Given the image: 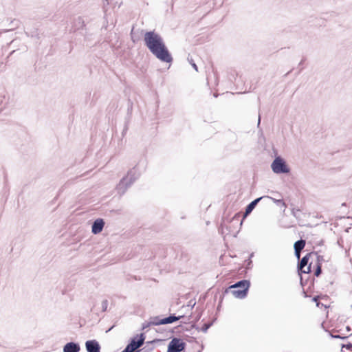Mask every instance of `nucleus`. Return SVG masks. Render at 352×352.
Masks as SVG:
<instances>
[{
  "instance_id": "nucleus-1",
  "label": "nucleus",
  "mask_w": 352,
  "mask_h": 352,
  "mask_svg": "<svg viewBox=\"0 0 352 352\" xmlns=\"http://www.w3.org/2000/svg\"><path fill=\"white\" fill-rule=\"evenodd\" d=\"M144 42L149 52L158 60L171 63L173 58L163 38L155 30L146 31L144 34Z\"/></svg>"
},
{
  "instance_id": "nucleus-2",
  "label": "nucleus",
  "mask_w": 352,
  "mask_h": 352,
  "mask_svg": "<svg viewBox=\"0 0 352 352\" xmlns=\"http://www.w3.org/2000/svg\"><path fill=\"white\" fill-rule=\"evenodd\" d=\"M250 285L251 283L249 280L243 279L239 280L226 288L223 292V295L230 292L235 298L243 299L248 296Z\"/></svg>"
},
{
  "instance_id": "nucleus-3",
  "label": "nucleus",
  "mask_w": 352,
  "mask_h": 352,
  "mask_svg": "<svg viewBox=\"0 0 352 352\" xmlns=\"http://www.w3.org/2000/svg\"><path fill=\"white\" fill-rule=\"evenodd\" d=\"M136 167L137 165L129 169L117 184L116 189L120 195L124 194L128 188L140 177L141 173L136 170Z\"/></svg>"
},
{
  "instance_id": "nucleus-4",
  "label": "nucleus",
  "mask_w": 352,
  "mask_h": 352,
  "mask_svg": "<svg viewBox=\"0 0 352 352\" xmlns=\"http://www.w3.org/2000/svg\"><path fill=\"white\" fill-rule=\"evenodd\" d=\"M271 168L275 174H289L291 168L286 160L280 155H276L271 164Z\"/></svg>"
},
{
  "instance_id": "nucleus-5",
  "label": "nucleus",
  "mask_w": 352,
  "mask_h": 352,
  "mask_svg": "<svg viewBox=\"0 0 352 352\" xmlns=\"http://www.w3.org/2000/svg\"><path fill=\"white\" fill-rule=\"evenodd\" d=\"M146 335L144 333H140L131 338L127 345L133 351H139V349L145 343Z\"/></svg>"
},
{
  "instance_id": "nucleus-6",
  "label": "nucleus",
  "mask_w": 352,
  "mask_h": 352,
  "mask_svg": "<svg viewBox=\"0 0 352 352\" xmlns=\"http://www.w3.org/2000/svg\"><path fill=\"white\" fill-rule=\"evenodd\" d=\"M270 196H267V195H265V196H262V197H258V198H256L255 199H254L253 201H252L250 204H248L245 208V212H244V214H243V216L242 217V219H241L240 221V223H239V227L240 228H241L242 225H243V223L244 221V220L245 219V218L250 215L251 214V212L254 210V209L256 207V206L258 205V204L259 203L260 201H261L262 199H270Z\"/></svg>"
},
{
  "instance_id": "nucleus-7",
  "label": "nucleus",
  "mask_w": 352,
  "mask_h": 352,
  "mask_svg": "<svg viewBox=\"0 0 352 352\" xmlns=\"http://www.w3.org/2000/svg\"><path fill=\"white\" fill-rule=\"evenodd\" d=\"M312 254H317V252L312 251L306 254L302 258H300L298 261L297 263V272L299 276H301L302 272H304V268L308 265L309 263V259Z\"/></svg>"
},
{
  "instance_id": "nucleus-8",
  "label": "nucleus",
  "mask_w": 352,
  "mask_h": 352,
  "mask_svg": "<svg viewBox=\"0 0 352 352\" xmlns=\"http://www.w3.org/2000/svg\"><path fill=\"white\" fill-rule=\"evenodd\" d=\"M86 30V24L82 16H78L75 18L72 23L70 32H76L79 30Z\"/></svg>"
},
{
  "instance_id": "nucleus-9",
  "label": "nucleus",
  "mask_w": 352,
  "mask_h": 352,
  "mask_svg": "<svg viewBox=\"0 0 352 352\" xmlns=\"http://www.w3.org/2000/svg\"><path fill=\"white\" fill-rule=\"evenodd\" d=\"M105 225V221L102 218L95 219L91 224V232L94 234H100Z\"/></svg>"
},
{
  "instance_id": "nucleus-10",
  "label": "nucleus",
  "mask_w": 352,
  "mask_h": 352,
  "mask_svg": "<svg viewBox=\"0 0 352 352\" xmlns=\"http://www.w3.org/2000/svg\"><path fill=\"white\" fill-rule=\"evenodd\" d=\"M87 352H100L101 346L96 340H88L85 342Z\"/></svg>"
},
{
  "instance_id": "nucleus-11",
  "label": "nucleus",
  "mask_w": 352,
  "mask_h": 352,
  "mask_svg": "<svg viewBox=\"0 0 352 352\" xmlns=\"http://www.w3.org/2000/svg\"><path fill=\"white\" fill-rule=\"evenodd\" d=\"M80 351V346L76 342H69L63 346V352H79Z\"/></svg>"
},
{
  "instance_id": "nucleus-12",
  "label": "nucleus",
  "mask_w": 352,
  "mask_h": 352,
  "mask_svg": "<svg viewBox=\"0 0 352 352\" xmlns=\"http://www.w3.org/2000/svg\"><path fill=\"white\" fill-rule=\"evenodd\" d=\"M166 352H181L177 337H172L168 344Z\"/></svg>"
},
{
  "instance_id": "nucleus-13",
  "label": "nucleus",
  "mask_w": 352,
  "mask_h": 352,
  "mask_svg": "<svg viewBox=\"0 0 352 352\" xmlns=\"http://www.w3.org/2000/svg\"><path fill=\"white\" fill-rule=\"evenodd\" d=\"M215 319H214L212 321H210V322H206L204 323L201 327H198L196 324L195 323H192L191 325H190V328L191 329H195L196 330H197L198 331H202L204 333H206L208 330V329L212 327L214 324V322Z\"/></svg>"
},
{
  "instance_id": "nucleus-14",
  "label": "nucleus",
  "mask_w": 352,
  "mask_h": 352,
  "mask_svg": "<svg viewBox=\"0 0 352 352\" xmlns=\"http://www.w3.org/2000/svg\"><path fill=\"white\" fill-rule=\"evenodd\" d=\"M163 340L155 338L153 340L146 342V345L140 349V352H151L154 349L153 344L162 342Z\"/></svg>"
},
{
  "instance_id": "nucleus-15",
  "label": "nucleus",
  "mask_w": 352,
  "mask_h": 352,
  "mask_svg": "<svg viewBox=\"0 0 352 352\" xmlns=\"http://www.w3.org/2000/svg\"><path fill=\"white\" fill-rule=\"evenodd\" d=\"M240 217H241L240 213L239 212H236V214H234V215L230 220L227 217L226 218V217H223L222 221L223 223L227 221V222L234 225V224H236V223H237L239 222Z\"/></svg>"
},
{
  "instance_id": "nucleus-16",
  "label": "nucleus",
  "mask_w": 352,
  "mask_h": 352,
  "mask_svg": "<svg viewBox=\"0 0 352 352\" xmlns=\"http://www.w3.org/2000/svg\"><path fill=\"white\" fill-rule=\"evenodd\" d=\"M163 324H172L176 322V314H170L168 316L162 318Z\"/></svg>"
},
{
  "instance_id": "nucleus-17",
  "label": "nucleus",
  "mask_w": 352,
  "mask_h": 352,
  "mask_svg": "<svg viewBox=\"0 0 352 352\" xmlns=\"http://www.w3.org/2000/svg\"><path fill=\"white\" fill-rule=\"evenodd\" d=\"M306 245V241L300 239L296 241L294 244V250L302 251Z\"/></svg>"
},
{
  "instance_id": "nucleus-18",
  "label": "nucleus",
  "mask_w": 352,
  "mask_h": 352,
  "mask_svg": "<svg viewBox=\"0 0 352 352\" xmlns=\"http://www.w3.org/2000/svg\"><path fill=\"white\" fill-rule=\"evenodd\" d=\"M150 322H151V326H159V325L163 324L162 318H161L160 316H155V317H151Z\"/></svg>"
},
{
  "instance_id": "nucleus-19",
  "label": "nucleus",
  "mask_w": 352,
  "mask_h": 352,
  "mask_svg": "<svg viewBox=\"0 0 352 352\" xmlns=\"http://www.w3.org/2000/svg\"><path fill=\"white\" fill-rule=\"evenodd\" d=\"M308 279L309 278L304 280L302 278V274H301V276H300V284L301 287H302V293L304 294L305 298L308 297V296L307 295V294L304 289L305 286L307 284Z\"/></svg>"
},
{
  "instance_id": "nucleus-20",
  "label": "nucleus",
  "mask_w": 352,
  "mask_h": 352,
  "mask_svg": "<svg viewBox=\"0 0 352 352\" xmlns=\"http://www.w3.org/2000/svg\"><path fill=\"white\" fill-rule=\"evenodd\" d=\"M25 34L28 36H31L32 38L35 37V38H39V36H38L39 33H38L37 29L32 30L30 32H25Z\"/></svg>"
},
{
  "instance_id": "nucleus-21",
  "label": "nucleus",
  "mask_w": 352,
  "mask_h": 352,
  "mask_svg": "<svg viewBox=\"0 0 352 352\" xmlns=\"http://www.w3.org/2000/svg\"><path fill=\"white\" fill-rule=\"evenodd\" d=\"M177 340L179 345V349L181 352H185L186 343L183 340V339L180 338H177Z\"/></svg>"
},
{
  "instance_id": "nucleus-22",
  "label": "nucleus",
  "mask_w": 352,
  "mask_h": 352,
  "mask_svg": "<svg viewBox=\"0 0 352 352\" xmlns=\"http://www.w3.org/2000/svg\"><path fill=\"white\" fill-rule=\"evenodd\" d=\"M329 336L333 339L346 340L349 337V336H341L340 334H333L331 332H329Z\"/></svg>"
},
{
  "instance_id": "nucleus-23",
  "label": "nucleus",
  "mask_w": 352,
  "mask_h": 352,
  "mask_svg": "<svg viewBox=\"0 0 352 352\" xmlns=\"http://www.w3.org/2000/svg\"><path fill=\"white\" fill-rule=\"evenodd\" d=\"M269 199H271L274 204H276L278 206H283L286 207L285 203L283 199H276L275 198L270 197Z\"/></svg>"
},
{
  "instance_id": "nucleus-24",
  "label": "nucleus",
  "mask_w": 352,
  "mask_h": 352,
  "mask_svg": "<svg viewBox=\"0 0 352 352\" xmlns=\"http://www.w3.org/2000/svg\"><path fill=\"white\" fill-rule=\"evenodd\" d=\"M133 111V102L132 101L129 99L127 102V114H132Z\"/></svg>"
},
{
  "instance_id": "nucleus-25",
  "label": "nucleus",
  "mask_w": 352,
  "mask_h": 352,
  "mask_svg": "<svg viewBox=\"0 0 352 352\" xmlns=\"http://www.w3.org/2000/svg\"><path fill=\"white\" fill-rule=\"evenodd\" d=\"M109 302L107 299H104L102 302V311L105 312L107 310Z\"/></svg>"
},
{
  "instance_id": "nucleus-26",
  "label": "nucleus",
  "mask_w": 352,
  "mask_h": 352,
  "mask_svg": "<svg viewBox=\"0 0 352 352\" xmlns=\"http://www.w3.org/2000/svg\"><path fill=\"white\" fill-rule=\"evenodd\" d=\"M311 265H312V262H309L308 263V265L306 266L307 268L306 269L304 268V272H302V274H310V273H311V272H312Z\"/></svg>"
},
{
  "instance_id": "nucleus-27",
  "label": "nucleus",
  "mask_w": 352,
  "mask_h": 352,
  "mask_svg": "<svg viewBox=\"0 0 352 352\" xmlns=\"http://www.w3.org/2000/svg\"><path fill=\"white\" fill-rule=\"evenodd\" d=\"M306 60V58L305 57H303L302 58V60H300V62L298 64V67H300L299 70L298 71V72L296 74V75H298L301 73V72L303 70V67H301V66L302 65V64L305 63V61Z\"/></svg>"
},
{
  "instance_id": "nucleus-28",
  "label": "nucleus",
  "mask_w": 352,
  "mask_h": 352,
  "mask_svg": "<svg viewBox=\"0 0 352 352\" xmlns=\"http://www.w3.org/2000/svg\"><path fill=\"white\" fill-rule=\"evenodd\" d=\"M316 256V262L320 263L322 264V262L324 261V256L322 255L318 254V252H317V254H315Z\"/></svg>"
},
{
  "instance_id": "nucleus-29",
  "label": "nucleus",
  "mask_w": 352,
  "mask_h": 352,
  "mask_svg": "<svg viewBox=\"0 0 352 352\" xmlns=\"http://www.w3.org/2000/svg\"><path fill=\"white\" fill-rule=\"evenodd\" d=\"M313 272H314V276L319 277L322 273V269H314Z\"/></svg>"
},
{
  "instance_id": "nucleus-30",
  "label": "nucleus",
  "mask_w": 352,
  "mask_h": 352,
  "mask_svg": "<svg viewBox=\"0 0 352 352\" xmlns=\"http://www.w3.org/2000/svg\"><path fill=\"white\" fill-rule=\"evenodd\" d=\"M342 348H346L347 350L352 351V343L342 344Z\"/></svg>"
},
{
  "instance_id": "nucleus-31",
  "label": "nucleus",
  "mask_w": 352,
  "mask_h": 352,
  "mask_svg": "<svg viewBox=\"0 0 352 352\" xmlns=\"http://www.w3.org/2000/svg\"><path fill=\"white\" fill-rule=\"evenodd\" d=\"M224 296L223 295V293L220 296V299H219V304L217 305V311H219L220 309H221V304H222V302H223V298H224Z\"/></svg>"
},
{
  "instance_id": "nucleus-32",
  "label": "nucleus",
  "mask_w": 352,
  "mask_h": 352,
  "mask_svg": "<svg viewBox=\"0 0 352 352\" xmlns=\"http://www.w3.org/2000/svg\"><path fill=\"white\" fill-rule=\"evenodd\" d=\"M132 117V114H127L125 117L124 124L129 125Z\"/></svg>"
},
{
  "instance_id": "nucleus-33",
  "label": "nucleus",
  "mask_w": 352,
  "mask_h": 352,
  "mask_svg": "<svg viewBox=\"0 0 352 352\" xmlns=\"http://www.w3.org/2000/svg\"><path fill=\"white\" fill-rule=\"evenodd\" d=\"M185 337L188 342H197V339L195 337H191L188 335H186Z\"/></svg>"
},
{
  "instance_id": "nucleus-34",
  "label": "nucleus",
  "mask_w": 352,
  "mask_h": 352,
  "mask_svg": "<svg viewBox=\"0 0 352 352\" xmlns=\"http://www.w3.org/2000/svg\"><path fill=\"white\" fill-rule=\"evenodd\" d=\"M151 326V322L150 321H145L144 322L142 323V329L144 330L149 327Z\"/></svg>"
},
{
  "instance_id": "nucleus-35",
  "label": "nucleus",
  "mask_w": 352,
  "mask_h": 352,
  "mask_svg": "<svg viewBox=\"0 0 352 352\" xmlns=\"http://www.w3.org/2000/svg\"><path fill=\"white\" fill-rule=\"evenodd\" d=\"M128 129H129V125L124 124V128L122 131V138H124L125 136V135L127 133Z\"/></svg>"
},
{
  "instance_id": "nucleus-36",
  "label": "nucleus",
  "mask_w": 352,
  "mask_h": 352,
  "mask_svg": "<svg viewBox=\"0 0 352 352\" xmlns=\"http://www.w3.org/2000/svg\"><path fill=\"white\" fill-rule=\"evenodd\" d=\"M319 296H314L313 298H312V301L315 302L316 303V305L317 307H319L320 304H321L322 305H323L322 303H320L318 302V300H319Z\"/></svg>"
},
{
  "instance_id": "nucleus-37",
  "label": "nucleus",
  "mask_w": 352,
  "mask_h": 352,
  "mask_svg": "<svg viewBox=\"0 0 352 352\" xmlns=\"http://www.w3.org/2000/svg\"><path fill=\"white\" fill-rule=\"evenodd\" d=\"M300 211L299 209H296L295 208H292V214L296 218H298L299 216L297 214V212Z\"/></svg>"
},
{
  "instance_id": "nucleus-38",
  "label": "nucleus",
  "mask_w": 352,
  "mask_h": 352,
  "mask_svg": "<svg viewBox=\"0 0 352 352\" xmlns=\"http://www.w3.org/2000/svg\"><path fill=\"white\" fill-rule=\"evenodd\" d=\"M246 267L248 269H251L252 267V261L250 258L245 260Z\"/></svg>"
},
{
  "instance_id": "nucleus-39",
  "label": "nucleus",
  "mask_w": 352,
  "mask_h": 352,
  "mask_svg": "<svg viewBox=\"0 0 352 352\" xmlns=\"http://www.w3.org/2000/svg\"><path fill=\"white\" fill-rule=\"evenodd\" d=\"M202 313H203V311H201L200 312H199L197 314V315L196 316V317L195 318V320H194V322L192 323L196 324V322H198L200 320V318H201V317L202 316Z\"/></svg>"
},
{
  "instance_id": "nucleus-40",
  "label": "nucleus",
  "mask_w": 352,
  "mask_h": 352,
  "mask_svg": "<svg viewBox=\"0 0 352 352\" xmlns=\"http://www.w3.org/2000/svg\"><path fill=\"white\" fill-rule=\"evenodd\" d=\"M294 256L298 258V260H299L301 256V251L294 250Z\"/></svg>"
},
{
  "instance_id": "nucleus-41",
  "label": "nucleus",
  "mask_w": 352,
  "mask_h": 352,
  "mask_svg": "<svg viewBox=\"0 0 352 352\" xmlns=\"http://www.w3.org/2000/svg\"><path fill=\"white\" fill-rule=\"evenodd\" d=\"M122 352H139V351H133L130 347L129 346H128L126 344V347L124 349L123 351H122Z\"/></svg>"
},
{
  "instance_id": "nucleus-42",
  "label": "nucleus",
  "mask_w": 352,
  "mask_h": 352,
  "mask_svg": "<svg viewBox=\"0 0 352 352\" xmlns=\"http://www.w3.org/2000/svg\"><path fill=\"white\" fill-rule=\"evenodd\" d=\"M189 62L190 63V65H192V67L197 71L198 72V67H197V65L195 64V63L194 62V60L192 59L191 60H189Z\"/></svg>"
},
{
  "instance_id": "nucleus-43",
  "label": "nucleus",
  "mask_w": 352,
  "mask_h": 352,
  "mask_svg": "<svg viewBox=\"0 0 352 352\" xmlns=\"http://www.w3.org/2000/svg\"><path fill=\"white\" fill-rule=\"evenodd\" d=\"M314 269H322V263L316 262Z\"/></svg>"
},
{
  "instance_id": "nucleus-44",
  "label": "nucleus",
  "mask_w": 352,
  "mask_h": 352,
  "mask_svg": "<svg viewBox=\"0 0 352 352\" xmlns=\"http://www.w3.org/2000/svg\"><path fill=\"white\" fill-rule=\"evenodd\" d=\"M223 223H224L223 222H222L219 228V232H220L221 234H223Z\"/></svg>"
},
{
  "instance_id": "nucleus-45",
  "label": "nucleus",
  "mask_w": 352,
  "mask_h": 352,
  "mask_svg": "<svg viewBox=\"0 0 352 352\" xmlns=\"http://www.w3.org/2000/svg\"><path fill=\"white\" fill-rule=\"evenodd\" d=\"M182 327V324H179V326H177V327H174V328H173V329H170L169 330V332H170V333H175V329H178V328H179V327Z\"/></svg>"
},
{
  "instance_id": "nucleus-46",
  "label": "nucleus",
  "mask_w": 352,
  "mask_h": 352,
  "mask_svg": "<svg viewBox=\"0 0 352 352\" xmlns=\"http://www.w3.org/2000/svg\"><path fill=\"white\" fill-rule=\"evenodd\" d=\"M186 318L185 315L176 316V321H178L180 319H182V318Z\"/></svg>"
},
{
  "instance_id": "nucleus-47",
  "label": "nucleus",
  "mask_w": 352,
  "mask_h": 352,
  "mask_svg": "<svg viewBox=\"0 0 352 352\" xmlns=\"http://www.w3.org/2000/svg\"><path fill=\"white\" fill-rule=\"evenodd\" d=\"M181 327L182 328V330H183L184 331H189L190 329H192L190 328V327H182V326Z\"/></svg>"
},
{
  "instance_id": "nucleus-48",
  "label": "nucleus",
  "mask_w": 352,
  "mask_h": 352,
  "mask_svg": "<svg viewBox=\"0 0 352 352\" xmlns=\"http://www.w3.org/2000/svg\"><path fill=\"white\" fill-rule=\"evenodd\" d=\"M192 300L189 301L188 306H191V308L192 309L194 307V306L195 305V302L193 304H192Z\"/></svg>"
},
{
  "instance_id": "nucleus-49",
  "label": "nucleus",
  "mask_w": 352,
  "mask_h": 352,
  "mask_svg": "<svg viewBox=\"0 0 352 352\" xmlns=\"http://www.w3.org/2000/svg\"><path fill=\"white\" fill-rule=\"evenodd\" d=\"M190 318H191V316H189L188 317V321H186V320H184V322H182L181 323H184V324H188V323H189V322H188V321H189V320L190 319Z\"/></svg>"
},
{
  "instance_id": "nucleus-50",
  "label": "nucleus",
  "mask_w": 352,
  "mask_h": 352,
  "mask_svg": "<svg viewBox=\"0 0 352 352\" xmlns=\"http://www.w3.org/2000/svg\"><path fill=\"white\" fill-rule=\"evenodd\" d=\"M190 318H191V316H189L188 317V321H186V320H184V322H182L181 323H184V324H188V323H189V322H188V321H189V320L190 319Z\"/></svg>"
},
{
  "instance_id": "nucleus-51",
  "label": "nucleus",
  "mask_w": 352,
  "mask_h": 352,
  "mask_svg": "<svg viewBox=\"0 0 352 352\" xmlns=\"http://www.w3.org/2000/svg\"><path fill=\"white\" fill-rule=\"evenodd\" d=\"M324 240L323 239H321L318 243L317 245H322L324 244Z\"/></svg>"
},
{
  "instance_id": "nucleus-52",
  "label": "nucleus",
  "mask_w": 352,
  "mask_h": 352,
  "mask_svg": "<svg viewBox=\"0 0 352 352\" xmlns=\"http://www.w3.org/2000/svg\"><path fill=\"white\" fill-rule=\"evenodd\" d=\"M80 34L82 36H83L85 37V39L87 38V32H85V33L80 32Z\"/></svg>"
},
{
  "instance_id": "nucleus-53",
  "label": "nucleus",
  "mask_w": 352,
  "mask_h": 352,
  "mask_svg": "<svg viewBox=\"0 0 352 352\" xmlns=\"http://www.w3.org/2000/svg\"><path fill=\"white\" fill-rule=\"evenodd\" d=\"M294 70V68H292L291 70H289L287 74L284 75V76H287L292 71Z\"/></svg>"
},
{
  "instance_id": "nucleus-54",
  "label": "nucleus",
  "mask_w": 352,
  "mask_h": 352,
  "mask_svg": "<svg viewBox=\"0 0 352 352\" xmlns=\"http://www.w3.org/2000/svg\"><path fill=\"white\" fill-rule=\"evenodd\" d=\"M133 29H134V28H132V30H131V35H132V34H133ZM131 39H132L133 42H134V43L135 42V41L133 39V36H131Z\"/></svg>"
},
{
  "instance_id": "nucleus-55",
  "label": "nucleus",
  "mask_w": 352,
  "mask_h": 352,
  "mask_svg": "<svg viewBox=\"0 0 352 352\" xmlns=\"http://www.w3.org/2000/svg\"><path fill=\"white\" fill-rule=\"evenodd\" d=\"M340 241H341L342 243L343 242L342 239H338V245L341 246L342 245H341Z\"/></svg>"
},
{
  "instance_id": "nucleus-56",
  "label": "nucleus",
  "mask_w": 352,
  "mask_h": 352,
  "mask_svg": "<svg viewBox=\"0 0 352 352\" xmlns=\"http://www.w3.org/2000/svg\"><path fill=\"white\" fill-rule=\"evenodd\" d=\"M346 330L347 331H350L351 330V327H350L349 326H346Z\"/></svg>"
},
{
  "instance_id": "nucleus-57",
  "label": "nucleus",
  "mask_w": 352,
  "mask_h": 352,
  "mask_svg": "<svg viewBox=\"0 0 352 352\" xmlns=\"http://www.w3.org/2000/svg\"><path fill=\"white\" fill-rule=\"evenodd\" d=\"M260 123H261V117L259 116L258 119V126L260 125Z\"/></svg>"
},
{
  "instance_id": "nucleus-58",
  "label": "nucleus",
  "mask_w": 352,
  "mask_h": 352,
  "mask_svg": "<svg viewBox=\"0 0 352 352\" xmlns=\"http://www.w3.org/2000/svg\"><path fill=\"white\" fill-rule=\"evenodd\" d=\"M226 230L230 232V226H226Z\"/></svg>"
},
{
  "instance_id": "nucleus-59",
  "label": "nucleus",
  "mask_w": 352,
  "mask_h": 352,
  "mask_svg": "<svg viewBox=\"0 0 352 352\" xmlns=\"http://www.w3.org/2000/svg\"><path fill=\"white\" fill-rule=\"evenodd\" d=\"M113 327H114L113 325V326H111V327H110V328L107 331V332H109V331H111V330L113 328Z\"/></svg>"
},
{
  "instance_id": "nucleus-60",
  "label": "nucleus",
  "mask_w": 352,
  "mask_h": 352,
  "mask_svg": "<svg viewBox=\"0 0 352 352\" xmlns=\"http://www.w3.org/2000/svg\"><path fill=\"white\" fill-rule=\"evenodd\" d=\"M252 256H254V252H252V253H251V254H250L249 258H250V259H251V258H252Z\"/></svg>"
},
{
  "instance_id": "nucleus-61",
  "label": "nucleus",
  "mask_w": 352,
  "mask_h": 352,
  "mask_svg": "<svg viewBox=\"0 0 352 352\" xmlns=\"http://www.w3.org/2000/svg\"><path fill=\"white\" fill-rule=\"evenodd\" d=\"M203 349H204V345L202 344L201 345V349L200 350H199L197 352H201Z\"/></svg>"
},
{
  "instance_id": "nucleus-62",
  "label": "nucleus",
  "mask_w": 352,
  "mask_h": 352,
  "mask_svg": "<svg viewBox=\"0 0 352 352\" xmlns=\"http://www.w3.org/2000/svg\"><path fill=\"white\" fill-rule=\"evenodd\" d=\"M157 332H162V329H160L159 330H157Z\"/></svg>"
},
{
  "instance_id": "nucleus-63",
  "label": "nucleus",
  "mask_w": 352,
  "mask_h": 352,
  "mask_svg": "<svg viewBox=\"0 0 352 352\" xmlns=\"http://www.w3.org/2000/svg\"><path fill=\"white\" fill-rule=\"evenodd\" d=\"M351 336H352V333L349 336V337Z\"/></svg>"
},
{
  "instance_id": "nucleus-64",
  "label": "nucleus",
  "mask_w": 352,
  "mask_h": 352,
  "mask_svg": "<svg viewBox=\"0 0 352 352\" xmlns=\"http://www.w3.org/2000/svg\"><path fill=\"white\" fill-rule=\"evenodd\" d=\"M351 309H352V305L351 306Z\"/></svg>"
}]
</instances>
